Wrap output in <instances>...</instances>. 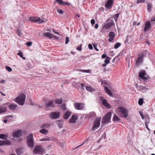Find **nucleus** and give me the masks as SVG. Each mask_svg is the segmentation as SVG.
Returning <instances> with one entry per match:
<instances>
[{"instance_id":"9","label":"nucleus","mask_w":155,"mask_h":155,"mask_svg":"<svg viewBox=\"0 0 155 155\" xmlns=\"http://www.w3.org/2000/svg\"><path fill=\"white\" fill-rule=\"evenodd\" d=\"M25 100V97H16L14 100L18 104L22 105L24 104Z\"/></svg>"},{"instance_id":"61","label":"nucleus","mask_w":155,"mask_h":155,"mask_svg":"<svg viewBox=\"0 0 155 155\" xmlns=\"http://www.w3.org/2000/svg\"><path fill=\"white\" fill-rule=\"evenodd\" d=\"M148 125H147V124H145V127H146V128L147 129H148V130H150V129H149V128H148Z\"/></svg>"},{"instance_id":"19","label":"nucleus","mask_w":155,"mask_h":155,"mask_svg":"<svg viewBox=\"0 0 155 155\" xmlns=\"http://www.w3.org/2000/svg\"><path fill=\"white\" fill-rule=\"evenodd\" d=\"M53 101L51 100L48 101L47 103L45 104V105L48 108L50 107H54V105L53 104Z\"/></svg>"},{"instance_id":"52","label":"nucleus","mask_w":155,"mask_h":155,"mask_svg":"<svg viewBox=\"0 0 155 155\" xmlns=\"http://www.w3.org/2000/svg\"><path fill=\"white\" fill-rule=\"evenodd\" d=\"M32 42L31 41H28L27 42L26 45L28 46H31L32 44Z\"/></svg>"},{"instance_id":"7","label":"nucleus","mask_w":155,"mask_h":155,"mask_svg":"<svg viewBox=\"0 0 155 155\" xmlns=\"http://www.w3.org/2000/svg\"><path fill=\"white\" fill-rule=\"evenodd\" d=\"M44 151V150L41 146L40 145L36 146L33 151L34 153L36 154L40 153Z\"/></svg>"},{"instance_id":"42","label":"nucleus","mask_w":155,"mask_h":155,"mask_svg":"<svg viewBox=\"0 0 155 155\" xmlns=\"http://www.w3.org/2000/svg\"><path fill=\"white\" fill-rule=\"evenodd\" d=\"M150 119L148 117H147L146 118L145 124H147V125H148L149 123Z\"/></svg>"},{"instance_id":"50","label":"nucleus","mask_w":155,"mask_h":155,"mask_svg":"<svg viewBox=\"0 0 155 155\" xmlns=\"http://www.w3.org/2000/svg\"><path fill=\"white\" fill-rule=\"evenodd\" d=\"M81 88L83 90H84L85 89L84 87L86 88V87L85 85L84 84L81 83Z\"/></svg>"},{"instance_id":"55","label":"nucleus","mask_w":155,"mask_h":155,"mask_svg":"<svg viewBox=\"0 0 155 155\" xmlns=\"http://www.w3.org/2000/svg\"><path fill=\"white\" fill-rule=\"evenodd\" d=\"M18 97H26V95L24 93H21L20 94L19 96H18Z\"/></svg>"},{"instance_id":"4","label":"nucleus","mask_w":155,"mask_h":155,"mask_svg":"<svg viewBox=\"0 0 155 155\" xmlns=\"http://www.w3.org/2000/svg\"><path fill=\"white\" fill-rule=\"evenodd\" d=\"M112 113L111 112L107 113L102 118L101 123L104 124L109 122L111 117Z\"/></svg>"},{"instance_id":"64","label":"nucleus","mask_w":155,"mask_h":155,"mask_svg":"<svg viewBox=\"0 0 155 155\" xmlns=\"http://www.w3.org/2000/svg\"><path fill=\"white\" fill-rule=\"evenodd\" d=\"M53 37L55 38V39H58V37H57L56 36H54L53 35Z\"/></svg>"},{"instance_id":"35","label":"nucleus","mask_w":155,"mask_h":155,"mask_svg":"<svg viewBox=\"0 0 155 155\" xmlns=\"http://www.w3.org/2000/svg\"><path fill=\"white\" fill-rule=\"evenodd\" d=\"M50 139V138L48 136H46L45 137H44L42 139H40V140L42 141H49Z\"/></svg>"},{"instance_id":"40","label":"nucleus","mask_w":155,"mask_h":155,"mask_svg":"<svg viewBox=\"0 0 155 155\" xmlns=\"http://www.w3.org/2000/svg\"><path fill=\"white\" fill-rule=\"evenodd\" d=\"M121 45V44L120 43L118 42L114 46V48L117 49Z\"/></svg>"},{"instance_id":"10","label":"nucleus","mask_w":155,"mask_h":155,"mask_svg":"<svg viewBox=\"0 0 155 155\" xmlns=\"http://www.w3.org/2000/svg\"><path fill=\"white\" fill-rule=\"evenodd\" d=\"M114 24V23L112 20L107 22L103 26V28L105 29H108L110 28Z\"/></svg>"},{"instance_id":"36","label":"nucleus","mask_w":155,"mask_h":155,"mask_svg":"<svg viewBox=\"0 0 155 155\" xmlns=\"http://www.w3.org/2000/svg\"><path fill=\"white\" fill-rule=\"evenodd\" d=\"M143 98H140L138 102V104L140 105H142L143 102Z\"/></svg>"},{"instance_id":"58","label":"nucleus","mask_w":155,"mask_h":155,"mask_svg":"<svg viewBox=\"0 0 155 155\" xmlns=\"http://www.w3.org/2000/svg\"><path fill=\"white\" fill-rule=\"evenodd\" d=\"M89 48L90 49H93V47L92 45L91 44H89L88 45Z\"/></svg>"},{"instance_id":"5","label":"nucleus","mask_w":155,"mask_h":155,"mask_svg":"<svg viewBox=\"0 0 155 155\" xmlns=\"http://www.w3.org/2000/svg\"><path fill=\"white\" fill-rule=\"evenodd\" d=\"M29 20L31 21L35 22L38 23L40 24L44 22L45 21L44 19H41L40 18L34 17L33 16H31L29 18Z\"/></svg>"},{"instance_id":"2","label":"nucleus","mask_w":155,"mask_h":155,"mask_svg":"<svg viewBox=\"0 0 155 155\" xmlns=\"http://www.w3.org/2000/svg\"><path fill=\"white\" fill-rule=\"evenodd\" d=\"M116 113L119 114L120 113L123 116V117L126 118L128 115V111L125 108L121 107H119L117 108L116 110Z\"/></svg>"},{"instance_id":"28","label":"nucleus","mask_w":155,"mask_h":155,"mask_svg":"<svg viewBox=\"0 0 155 155\" xmlns=\"http://www.w3.org/2000/svg\"><path fill=\"white\" fill-rule=\"evenodd\" d=\"M40 132L41 134L46 135L48 132V131L47 129H42L40 130Z\"/></svg>"},{"instance_id":"46","label":"nucleus","mask_w":155,"mask_h":155,"mask_svg":"<svg viewBox=\"0 0 155 155\" xmlns=\"http://www.w3.org/2000/svg\"><path fill=\"white\" fill-rule=\"evenodd\" d=\"M16 32H17V33L18 35L19 36H20L21 35V31L19 29H17V30H16Z\"/></svg>"},{"instance_id":"38","label":"nucleus","mask_w":155,"mask_h":155,"mask_svg":"<svg viewBox=\"0 0 155 155\" xmlns=\"http://www.w3.org/2000/svg\"><path fill=\"white\" fill-rule=\"evenodd\" d=\"M110 58L109 57L107 56L106 59L104 60V63L107 64H108L110 63Z\"/></svg>"},{"instance_id":"59","label":"nucleus","mask_w":155,"mask_h":155,"mask_svg":"<svg viewBox=\"0 0 155 155\" xmlns=\"http://www.w3.org/2000/svg\"><path fill=\"white\" fill-rule=\"evenodd\" d=\"M98 27V25L97 24H96L95 25V29H97Z\"/></svg>"},{"instance_id":"1","label":"nucleus","mask_w":155,"mask_h":155,"mask_svg":"<svg viewBox=\"0 0 155 155\" xmlns=\"http://www.w3.org/2000/svg\"><path fill=\"white\" fill-rule=\"evenodd\" d=\"M27 144L29 147L33 148L34 146L33 135L31 134L27 137Z\"/></svg>"},{"instance_id":"27","label":"nucleus","mask_w":155,"mask_h":155,"mask_svg":"<svg viewBox=\"0 0 155 155\" xmlns=\"http://www.w3.org/2000/svg\"><path fill=\"white\" fill-rule=\"evenodd\" d=\"M17 105L11 104L9 105V107L10 110H14L17 107Z\"/></svg>"},{"instance_id":"56","label":"nucleus","mask_w":155,"mask_h":155,"mask_svg":"<svg viewBox=\"0 0 155 155\" xmlns=\"http://www.w3.org/2000/svg\"><path fill=\"white\" fill-rule=\"evenodd\" d=\"M139 114H140V115L141 116L142 118L143 119H144V117L141 111H139Z\"/></svg>"},{"instance_id":"32","label":"nucleus","mask_w":155,"mask_h":155,"mask_svg":"<svg viewBox=\"0 0 155 155\" xmlns=\"http://www.w3.org/2000/svg\"><path fill=\"white\" fill-rule=\"evenodd\" d=\"M113 120L114 121H118L120 120V119L116 114H114L113 116Z\"/></svg>"},{"instance_id":"62","label":"nucleus","mask_w":155,"mask_h":155,"mask_svg":"<svg viewBox=\"0 0 155 155\" xmlns=\"http://www.w3.org/2000/svg\"><path fill=\"white\" fill-rule=\"evenodd\" d=\"M5 82V81L4 80H2L0 81V83L2 84L4 83Z\"/></svg>"},{"instance_id":"33","label":"nucleus","mask_w":155,"mask_h":155,"mask_svg":"<svg viewBox=\"0 0 155 155\" xmlns=\"http://www.w3.org/2000/svg\"><path fill=\"white\" fill-rule=\"evenodd\" d=\"M8 137V135L6 134H0V138L3 139H5Z\"/></svg>"},{"instance_id":"49","label":"nucleus","mask_w":155,"mask_h":155,"mask_svg":"<svg viewBox=\"0 0 155 155\" xmlns=\"http://www.w3.org/2000/svg\"><path fill=\"white\" fill-rule=\"evenodd\" d=\"M57 11L60 14H62L63 13V11L61 9H58L57 10Z\"/></svg>"},{"instance_id":"37","label":"nucleus","mask_w":155,"mask_h":155,"mask_svg":"<svg viewBox=\"0 0 155 155\" xmlns=\"http://www.w3.org/2000/svg\"><path fill=\"white\" fill-rule=\"evenodd\" d=\"M22 153V149L21 148L18 149L16 151V153L18 155H19Z\"/></svg>"},{"instance_id":"51","label":"nucleus","mask_w":155,"mask_h":155,"mask_svg":"<svg viewBox=\"0 0 155 155\" xmlns=\"http://www.w3.org/2000/svg\"><path fill=\"white\" fill-rule=\"evenodd\" d=\"M63 5H71V4L68 2H63Z\"/></svg>"},{"instance_id":"44","label":"nucleus","mask_w":155,"mask_h":155,"mask_svg":"<svg viewBox=\"0 0 155 155\" xmlns=\"http://www.w3.org/2000/svg\"><path fill=\"white\" fill-rule=\"evenodd\" d=\"M80 71L84 73H89L90 70H79Z\"/></svg>"},{"instance_id":"21","label":"nucleus","mask_w":155,"mask_h":155,"mask_svg":"<svg viewBox=\"0 0 155 155\" xmlns=\"http://www.w3.org/2000/svg\"><path fill=\"white\" fill-rule=\"evenodd\" d=\"M105 92L107 93L109 96H112V93L105 86L104 87Z\"/></svg>"},{"instance_id":"20","label":"nucleus","mask_w":155,"mask_h":155,"mask_svg":"<svg viewBox=\"0 0 155 155\" xmlns=\"http://www.w3.org/2000/svg\"><path fill=\"white\" fill-rule=\"evenodd\" d=\"M43 35L50 38H53V34L50 32H45L44 34Z\"/></svg>"},{"instance_id":"43","label":"nucleus","mask_w":155,"mask_h":155,"mask_svg":"<svg viewBox=\"0 0 155 155\" xmlns=\"http://www.w3.org/2000/svg\"><path fill=\"white\" fill-rule=\"evenodd\" d=\"M80 83L78 82L74 83V85L75 87L78 88L80 86Z\"/></svg>"},{"instance_id":"54","label":"nucleus","mask_w":155,"mask_h":155,"mask_svg":"<svg viewBox=\"0 0 155 155\" xmlns=\"http://www.w3.org/2000/svg\"><path fill=\"white\" fill-rule=\"evenodd\" d=\"M66 40L65 43L66 44H67L69 41V38L68 37H66Z\"/></svg>"},{"instance_id":"53","label":"nucleus","mask_w":155,"mask_h":155,"mask_svg":"<svg viewBox=\"0 0 155 155\" xmlns=\"http://www.w3.org/2000/svg\"><path fill=\"white\" fill-rule=\"evenodd\" d=\"M119 14L117 13L114 15V18H116V20H117V19L119 18Z\"/></svg>"},{"instance_id":"18","label":"nucleus","mask_w":155,"mask_h":155,"mask_svg":"<svg viewBox=\"0 0 155 155\" xmlns=\"http://www.w3.org/2000/svg\"><path fill=\"white\" fill-rule=\"evenodd\" d=\"M77 119V116L76 115H73L71 118L69 120V121L70 123H73L75 122Z\"/></svg>"},{"instance_id":"16","label":"nucleus","mask_w":155,"mask_h":155,"mask_svg":"<svg viewBox=\"0 0 155 155\" xmlns=\"http://www.w3.org/2000/svg\"><path fill=\"white\" fill-rule=\"evenodd\" d=\"M108 36L109 37L108 39V41L110 42H111L114 38L115 33L113 31H110L109 32Z\"/></svg>"},{"instance_id":"17","label":"nucleus","mask_w":155,"mask_h":155,"mask_svg":"<svg viewBox=\"0 0 155 155\" xmlns=\"http://www.w3.org/2000/svg\"><path fill=\"white\" fill-rule=\"evenodd\" d=\"M145 74V72L144 70H142L139 74V77L143 80H145L147 79V78H146L144 75Z\"/></svg>"},{"instance_id":"22","label":"nucleus","mask_w":155,"mask_h":155,"mask_svg":"<svg viewBox=\"0 0 155 155\" xmlns=\"http://www.w3.org/2000/svg\"><path fill=\"white\" fill-rule=\"evenodd\" d=\"M10 142L8 140L2 141L0 140V145H3L5 144L10 145Z\"/></svg>"},{"instance_id":"30","label":"nucleus","mask_w":155,"mask_h":155,"mask_svg":"<svg viewBox=\"0 0 155 155\" xmlns=\"http://www.w3.org/2000/svg\"><path fill=\"white\" fill-rule=\"evenodd\" d=\"M136 88L137 89V90H144L145 87L143 86H138L137 84H136Z\"/></svg>"},{"instance_id":"34","label":"nucleus","mask_w":155,"mask_h":155,"mask_svg":"<svg viewBox=\"0 0 155 155\" xmlns=\"http://www.w3.org/2000/svg\"><path fill=\"white\" fill-rule=\"evenodd\" d=\"M60 107L63 111H65L66 110V106L65 104H61Z\"/></svg>"},{"instance_id":"3","label":"nucleus","mask_w":155,"mask_h":155,"mask_svg":"<svg viewBox=\"0 0 155 155\" xmlns=\"http://www.w3.org/2000/svg\"><path fill=\"white\" fill-rule=\"evenodd\" d=\"M144 54L145 53H141L138 55V58L135 63V65L137 67H138L143 62Z\"/></svg>"},{"instance_id":"31","label":"nucleus","mask_w":155,"mask_h":155,"mask_svg":"<svg viewBox=\"0 0 155 155\" xmlns=\"http://www.w3.org/2000/svg\"><path fill=\"white\" fill-rule=\"evenodd\" d=\"M62 101V99L61 98L60 99H57L55 101V103L56 104H61Z\"/></svg>"},{"instance_id":"13","label":"nucleus","mask_w":155,"mask_h":155,"mask_svg":"<svg viewBox=\"0 0 155 155\" xmlns=\"http://www.w3.org/2000/svg\"><path fill=\"white\" fill-rule=\"evenodd\" d=\"M21 130H18L15 131L13 134V136L16 138L20 137L21 134Z\"/></svg>"},{"instance_id":"41","label":"nucleus","mask_w":155,"mask_h":155,"mask_svg":"<svg viewBox=\"0 0 155 155\" xmlns=\"http://www.w3.org/2000/svg\"><path fill=\"white\" fill-rule=\"evenodd\" d=\"M5 68L8 72H11L12 71V68L8 66H6Z\"/></svg>"},{"instance_id":"6","label":"nucleus","mask_w":155,"mask_h":155,"mask_svg":"<svg viewBox=\"0 0 155 155\" xmlns=\"http://www.w3.org/2000/svg\"><path fill=\"white\" fill-rule=\"evenodd\" d=\"M49 116L51 119H57L60 117V113L58 111H52L49 114Z\"/></svg>"},{"instance_id":"14","label":"nucleus","mask_w":155,"mask_h":155,"mask_svg":"<svg viewBox=\"0 0 155 155\" xmlns=\"http://www.w3.org/2000/svg\"><path fill=\"white\" fill-rule=\"evenodd\" d=\"M113 4V0H108L105 4V7L107 9H109L112 6Z\"/></svg>"},{"instance_id":"45","label":"nucleus","mask_w":155,"mask_h":155,"mask_svg":"<svg viewBox=\"0 0 155 155\" xmlns=\"http://www.w3.org/2000/svg\"><path fill=\"white\" fill-rule=\"evenodd\" d=\"M82 46V44H81L79 46H78L77 48V49L79 51H81L82 50L81 47Z\"/></svg>"},{"instance_id":"57","label":"nucleus","mask_w":155,"mask_h":155,"mask_svg":"<svg viewBox=\"0 0 155 155\" xmlns=\"http://www.w3.org/2000/svg\"><path fill=\"white\" fill-rule=\"evenodd\" d=\"M91 25H93L95 23V21L94 19H92L91 20Z\"/></svg>"},{"instance_id":"47","label":"nucleus","mask_w":155,"mask_h":155,"mask_svg":"<svg viewBox=\"0 0 155 155\" xmlns=\"http://www.w3.org/2000/svg\"><path fill=\"white\" fill-rule=\"evenodd\" d=\"M60 5H63V1L62 0H55Z\"/></svg>"},{"instance_id":"39","label":"nucleus","mask_w":155,"mask_h":155,"mask_svg":"<svg viewBox=\"0 0 155 155\" xmlns=\"http://www.w3.org/2000/svg\"><path fill=\"white\" fill-rule=\"evenodd\" d=\"M17 55H19L23 59H25V57H24L22 53L21 52H19L17 53Z\"/></svg>"},{"instance_id":"29","label":"nucleus","mask_w":155,"mask_h":155,"mask_svg":"<svg viewBox=\"0 0 155 155\" xmlns=\"http://www.w3.org/2000/svg\"><path fill=\"white\" fill-rule=\"evenodd\" d=\"M152 5L149 2L147 4V9L148 11L150 12L152 10Z\"/></svg>"},{"instance_id":"60","label":"nucleus","mask_w":155,"mask_h":155,"mask_svg":"<svg viewBox=\"0 0 155 155\" xmlns=\"http://www.w3.org/2000/svg\"><path fill=\"white\" fill-rule=\"evenodd\" d=\"M101 57L103 58H106V55L105 54H103L102 55Z\"/></svg>"},{"instance_id":"24","label":"nucleus","mask_w":155,"mask_h":155,"mask_svg":"<svg viewBox=\"0 0 155 155\" xmlns=\"http://www.w3.org/2000/svg\"><path fill=\"white\" fill-rule=\"evenodd\" d=\"M71 114L70 112L67 111L64 114L63 117L65 119H67Z\"/></svg>"},{"instance_id":"8","label":"nucleus","mask_w":155,"mask_h":155,"mask_svg":"<svg viewBox=\"0 0 155 155\" xmlns=\"http://www.w3.org/2000/svg\"><path fill=\"white\" fill-rule=\"evenodd\" d=\"M101 118H98L95 120L93 127V129L95 130V129L97 128L100 126Z\"/></svg>"},{"instance_id":"25","label":"nucleus","mask_w":155,"mask_h":155,"mask_svg":"<svg viewBox=\"0 0 155 155\" xmlns=\"http://www.w3.org/2000/svg\"><path fill=\"white\" fill-rule=\"evenodd\" d=\"M6 109V107L5 106H0V113L5 112Z\"/></svg>"},{"instance_id":"26","label":"nucleus","mask_w":155,"mask_h":155,"mask_svg":"<svg viewBox=\"0 0 155 155\" xmlns=\"http://www.w3.org/2000/svg\"><path fill=\"white\" fill-rule=\"evenodd\" d=\"M86 90L91 92H94L95 90L90 86H87L86 87Z\"/></svg>"},{"instance_id":"11","label":"nucleus","mask_w":155,"mask_h":155,"mask_svg":"<svg viewBox=\"0 0 155 155\" xmlns=\"http://www.w3.org/2000/svg\"><path fill=\"white\" fill-rule=\"evenodd\" d=\"M74 106L77 110H81L84 107V104L81 103H74Z\"/></svg>"},{"instance_id":"63","label":"nucleus","mask_w":155,"mask_h":155,"mask_svg":"<svg viewBox=\"0 0 155 155\" xmlns=\"http://www.w3.org/2000/svg\"><path fill=\"white\" fill-rule=\"evenodd\" d=\"M30 104L32 105H33L34 104V103L33 102V101L31 100L30 101Z\"/></svg>"},{"instance_id":"12","label":"nucleus","mask_w":155,"mask_h":155,"mask_svg":"<svg viewBox=\"0 0 155 155\" xmlns=\"http://www.w3.org/2000/svg\"><path fill=\"white\" fill-rule=\"evenodd\" d=\"M101 100L102 101V104L107 108H110L111 106L106 99H104L103 97H101Z\"/></svg>"},{"instance_id":"48","label":"nucleus","mask_w":155,"mask_h":155,"mask_svg":"<svg viewBox=\"0 0 155 155\" xmlns=\"http://www.w3.org/2000/svg\"><path fill=\"white\" fill-rule=\"evenodd\" d=\"M137 3L139 4L141 3L144 2H145V0H137Z\"/></svg>"},{"instance_id":"15","label":"nucleus","mask_w":155,"mask_h":155,"mask_svg":"<svg viewBox=\"0 0 155 155\" xmlns=\"http://www.w3.org/2000/svg\"><path fill=\"white\" fill-rule=\"evenodd\" d=\"M151 25L150 22L149 21H146L145 24V26L144 29V30L145 32L149 30L151 28Z\"/></svg>"},{"instance_id":"23","label":"nucleus","mask_w":155,"mask_h":155,"mask_svg":"<svg viewBox=\"0 0 155 155\" xmlns=\"http://www.w3.org/2000/svg\"><path fill=\"white\" fill-rule=\"evenodd\" d=\"M56 123L57 124L58 127H59L60 128H61L62 127V126L63 124V120H57L56 121Z\"/></svg>"}]
</instances>
